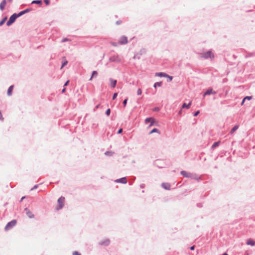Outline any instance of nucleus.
<instances>
[{
  "label": "nucleus",
  "mask_w": 255,
  "mask_h": 255,
  "mask_svg": "<svg viewBox=\"0 0 255 255\" xmlns=\"http://www.w3.org/2000/svg\"><path fill=\"white\" fill-rule=\"evenodd\" d=\"M246 244L248 245H251L252 246H255V241L251 239H249L247 240Z\"/></svg>",
  "instance_id": "f3484780"
},
{
  "label": "nucleus",
  "mask_w": 255,
  "mask_h": 255,
  "mask_svg": "<svg viewBox=\"0 0 255 255\" xmlns=\"http://www.w3.org/2000/svg\"><path fill=\"white\" fill-rule=\"evenodd\" d=\"M245 101H246V100H244V99H243V100H242V103H241V105L242 106H243V105L244 104V103H245Z\"/></svg>",
  "instance_id": "8fccbe9b"
},
{
  "label": "nucleus",
  "mask_w": 255,
  "mask_h": 255,
  "mask_svg": "<svg viewBox=\"0 0 255 255\" xmlns=\"http://www.w3.org/2000/svg\"><path fill=\"white\" fill-rule=\"evenodd\" d=\"M63 58L65 59V61L62 63L61 68L64 67L68 63V61L66 60V58L65 57H63Z\"/></svg>",
  "instance_id": "c85d7f7f"
},
{
  "label": "nucleus",
  "mask_w": 255,
  "mask_h": 255,
  "mask_svg": "<svg viewBox=\"0 0 255 255\" xmlns=\"http://www.w3.org/2000/svg\"><path fill=\"white\" fill-rule=\"evenodd\" d=\"M222 255H228L227 253H224Z\"/></svg>",
  "instance_id": "6e6d98bb"
},
{
  "label": "nucleus",
  "mask_w": 255,
  "mask_h": 255,
  "mask_svg": "<svg viewBox=\"0 0 255 255\" xmlns=\"http://www.w3.org/2000/svg\"><path fill=\"white\" fill-rule=\"evenodd\" d=\"M31 3L41 5L42 3V2L41 0H34L32 1Z\"/></svg>",
  "instance_id": "a878e982"
},
{
  "label": "nucleus",
  "mask_w": 255,
  "mask_h": 255,
  "mask_svg": "<svg viewBox=\"0 0 255 255\" xmlns=\"http://www.w3.org/2000/svg\"><path fill=\"white\" fill-rule=\"evenodd\" d=\"M111 44H112V45H113L114 46H117V43L116 42H113L111 43Z\"/></svg>",
  "instance_id": "49530a36"
},
{
  "label": "nucleus",
  "mask_w": 255,
  "mask_h": 255,
  "mask_svg": "<svg viewBox=\"0 0 255 255\" xmlns=\"http://www.w3.org/2000/svg\"><path fill=\"white\" fill-rule=\"evenodd\" d=\"M7 19V16H5L0 21V26H2L5 23Z\"/></svg>",
  "instance_id": "bb28decb"
},
{
  "label": "nucleus",
  "mask_w": 255,
  "mask_h": 255,
  "mask_svg": "<svg viewBox=\"0 0 255 255\" xmlns=\"http://www.w3.org/2000/svg\"><path fill=\"white\" fill-rule=\"evenodd\" d=\"M117 183H120L123 184H126L127 183V179L126 177H122L115 180Z\"/></svg>",
  "instance_id": "9d476101"
},
{
  "label": "nucleus",
  "mask_w": 255,
  "mask_h": 255,
  "mask_svg": "<svg viewBox=\"0 0 255 255\" xmlns=\"http://www.w3.org/2000/svg\"><path fill=\"white\" fill-rule=\"evenodd\" d=\"M109 61L116 63H120L121 61V58L118 55H114L109 58Z\"/></svg>",
  "instance_id": "7ed1b4c3"
},
{
  "label": "nucleus",
  "mask_w": 255,
  "mask_h": 255,
  "mask_svg": "<svg viewBox=\"0 0 255 255\" xmlns=\"http://www.w3.org/2000/svg\"><path fill=\"white\" fill-rule=\"evenodd\" d=\"M69 83V80H67L64 84V86H66Z\"/></svg>",
  "instance_id": "c03bdc74"
},
{
  "label": "nucleus",
  "mask_w": 255,
  "mask_h": 255,
  "mask_svg": "<svg viewBox=\"0 0 255 255\" xmlns=\"http://www.w3.org/2000/svg\"><path fill=\"white\" fill-rule=\"evenodd\" d=\"M200 205L198 204V207H200Z\"/></svg>",
  "instance_id": "bf43d9fd"
},
{
  "label": "nucleus",
  "mask_w": 255,
  "mask_h": 255,
  "mask_svg": "<svg viewBox=\"0 0 255 255\" xmlns=\"http://www.w3.org/2000/svg\"><path fill=\"white\" fill-rule=\"evenodd\" d=\"M149 122L150 123L149 127H151L153 125H154V124L155 123V120L152 117L147 118L145 120V123L147 124L148 123H149Z\"/></svg>",
  "instance_id": "423d86ee"
},
{
  "label": "nucleus",
  "mask_w": 255,
  "mask_h": 255,
  "mask_svg": "<svg viewBox=\"0 0 255 255\" xmlns=\"http://www.w3.org/2000/svg\"><path fill=\"white\" fill-rule=\"evenodd\" d=\"M181 114H182V109H181V110L179 111V112H178V115H181Z\"/></svg>",
  "instance_id": "603ef678"
},
{
  "label": "nucleus",
  "mask_w": 255,
  "mask_h": 255,
  "mask_svg": "<svg viewBox=\"0 0 255 255\" xmlns=\"http://www.w3.org/2000/svg\"><path fill=\"white\" fill-rule=\"evenodd\" d=\"M155 76L160 77H166V76H168V74L164 72H158L155 73Z\"/></svg>",
  "instance_id": "dca6fc26"
},
{
  "label": "nucleus",
  "mask_w": 255,
  "mask_h": 255,
  "mask_svg": "<svg viewBox=\"0 0 255 255\" xmlns=\"http://www.w3.org/2000/svg\"><path fill=\"white\" fill-rule=\"evenodd\" d=\"M180 174L184 177L189 178L190 177L191 173L188 172L184 170H182L180 172Z\"/></svg>",
  "instance_id": "ddd939ff"
},
{
  "label": "nucleus",
  "mask_w": 255,
  "mask_h": 255,
  "mask_svg": "<svg viewBox=\"0 0 255 255\" xmlns=\"http://www.w3.org/2000/svg\"><path fill=\"white\" fill-rule=\"evenodd\" d=\"M191 105V102H189L188 104L184 103L182 106V109H183V108L189 109V108H190Z\"/></svg>",
  "instance_id": "4be33fe9"
},
{
  "label": "nucleus",
  "mask_w": 255,
  "mask_h": 255,
  "mask_svg": "<svg viewBox=\"0 0 255 255\" xmlns=\"http://www.w3.org/2000/svg\"><path fill=\"white\" fill-rule=\"evenodd\" d=\"M190 178L195 179V180H199L200 178L198 177V175L196 173H191Z\"/></svg>",
  "instance_id": "aec40b11"
},
{
  "label": "nucleus",
  "mask_w": 255,
  "mask_h": 255,
  "mask_svg": "<svg viewBox=\"0 0 255 255\" xmlns=\"http://www.w3.org/2000/svg\"><path fill=\"white\" fill-rule=\"evenodd\" d=\"M220 141H219L215 142L212 145L211 148L214 149V148H215L216 147L220 145Z\"/></svg>",
  "instance_id": "b1692460"
},
{
  "label": "nucleus",
  "mask_w": 255,
  "mask_h": 255,
  "mask_svg": "<svg viewBox=\"0 0 255 255\" xmlns=\"http://www.w3.org/2000/svg\"><path fill=\"white\" fill-rule=\"evenodd\" d=\"M154 132H157L158 133L160 134V130H159L158 129L156 128H153V129H152V130L149 132V134H152V133H154Z\"/></svg>",
  "instance_id": "5701e85b"
},
{
  "label": "nucleus",
  "mask_w": 255,
  "mask_h": 255,
  "mask_svg": "<svg viewBox=\"0 0 255 255\" xmlns=\"http://www.w3.org/2000/svg\"><path fill=\"white\" fill-rule=\"evenodd\" d=\"M128 43V38L126 36H122L119 40V43L121 45L126 44Z\"/></svg>",
  "instance_id": "0eeeda50"
},
{
  "label": "nucleus",
  "mask_w": 255,
  "mask_h": 255,
  "mask_svg": "<svg viewBox=\"0 0 255 255\" xmlns=\"http://www.w3.org/2000/svg\"><path fill=\"white\" fill-rule=\"evenodd\" d=\"M100 104L97 105L95 107V109H94V110H95V109H98V108L100 107Z\"/></svg>",
  "instance_id": "09e8293b"
},
{
  "label": "nucleus",
  "mask_w": 255,
  "mask_h": 255,
  "mask_svg": "<svg viewBox=\"0 0 255 255\" xmlns=\"http://www.w3.org/2000/svg\"><path fill=\"white\" fill-rule=\"evenodd\" d=\"M44 2L47 5L50 3V0H44Z\"/></svg>",
  "instance_id": "58836bf2"
},
{
  "label": "nucleus",
  "mask_w": 255,
  "mask_h": 255,
  "mask_svg": "<svg viewBox=\"0 0 255 255\" xmlns=\"http://www.w3.org/2000/svg\"><path fill=\"white\" fill-rule=\"evenodd\" d=\"M64 201H65V198L64 197H60L58 199V206H57L56 207V209L57 210H59L60 209H61L63 206H64Z\"/></svg>",
  "instance_id": "20e7f679"
},
{
  "label": "nucleus",
  "mask_w": 255,
  "mask_h": 255,
  "mask_svg": "<svg viewBox=\"0 0 255 255\" xmlns=\"http://www.w3.org/2000/svg\"><path fill=\"white\" fill-rule=\"evenodd\" d=\"M166 77L168 78L167 81L168 82H171L173 79V77L171 76H169L168 75V76H166Z\"/></svg>",
  "instance_id": "2f4dec72"
},
{
  "label": "nucleus",
  "mask_w": 255,
  "mask_h": 255,
  "mask_svg": "<svg viewBox=\"0 0 255 255\" xmlns=\"http://www.w3.org/2000/svg\"><path fill=\"white\" fill-rule=\"evenodd\" d=\"M18 17H19V16L18 15V14L16 13H14L13 14H12L10 16L9 19L8 20V21L6 22V25L8 26H9L10 25H11L12 23H13L15 22V20Z\"/></svg>",
  "instance_id": "f03ea898"
},
{
  "label": "nucleus",
  "mask_w": 255,
  "mask_h": 255,
  "mask_svg": "<svg viewBox=\"0 0 255 255\" xmlns=\"http://www.w3.org/2000/svg\"><path fill=\"white\" fill-rule=\"evenodd\" d=\"M38 184H36V185H35L33 188H32L31 189V190H34V189H36L38 188Z\"/></svg>",
  "instance_id": "a19ab883"
},
{
  "label": "nucleus",
  "mask_w": 255,
  "mask_h": 255,
  "mask_svg": "<svg viewBox=\"0 0 255 255\" xmlns=\"http://www.w3.org/2000/svg\"><path fill=\"white\" fill-rule=\"evenodd\" d=\"M161 186L162 188L166 190H170L171 185L169 183H162L161 184Z\"/></svg>",
  "instance_id": "4468645a"
},
{
  "label": "nucleus",
  "mask_w": 255,
  "mask_h": 255,
  "mask_svg": "<svg viewBox=\"0 0 255 255\" xmlns=\"http://www.w3.org/2000/svg\"><path fill=\"white\" fill-rule=\"evenodd\" d=\"M67 40H68V39H67V38H64V39L62 40V42H65V41H67Z\"/></svg>",
  "instance_id": "864d4df0"
},
{
  "label": "nucleus",
  "mask_w": 255,
  "mask_h": 255,
  "mask_svg": "<svg viewBox=\"0 0 255 255\" xmlns=\"http://www.w3.org/2000/svg\"><path fill=\"white\" fill-rule=\"evenodd\" d=\"M216 92L215 91H213L212 89H208L204 94L203 96L205 97L206 95H209L212 94H215Z\"/></svg>",
  "instance_id": "9b49d317"
},
{
  "label": "nucleus",
  "mask_w": 255,
  "mask_h": 255,
  "mask_svg": "<svg viewBox=\"0 0 255 255\" xmlns=\"http://www.w3.org/2000/svg\"><path fill=\"white\" fill-rule=\"evenodd\" d=\"M123 131V128H120L118 130V132H117V133H118V134H120V133H122Z\"/></svg>",
  "instance_id": "ea45409f"
},
{
  "label": "nucleus",
  "mask_w": 255,
  "mask_h": 255,
  "mask_svg": "<svg viewBox=\"0 0 255 255\" xmlns=\"http://www.w3.org/2000/svg\"><path fill=\"white\" fill-rule=\"evenodd\" d=\"M239 125H235L230 130V133L232 134L234 133L235 131H236L239 128Z\"/></svg>",
  "instance_id": "412c9836"
},
{
  "label": "nucleus",
  "mask_w": 255,
  "mask_h": 255,
  "mask_svg": "<svg viewBox=\"0 0 255 255\" xmlns=\"http://www.w3.org/2000/svg\"><path fill=\"white\" fill-rule=\"evenodd\" d=\"M98 75V72L96 71H93L92 73L91 77L89 80H91L94 77H96Z\"/></svg>",
  "instance_id": "393cba45"
},
{
  "label": "nucleus",
  "mask_w": 255,
  "mask_h": 255,
  "mask_svg": "<svg viewBox=\"0 0 255 255\" xmlns=\"http://www.w3.org/2000/svg\"><path fill=\"white\" fill-rule=\"evenodd\" d=\"M162 84V82H156L154 84L153 87L156 88L157 87H160Z\"/></svg>",
  "instance_id": "cd10ccee"
},
{
  "label": "nucleus",
  "mask_w": 255,
  "mask_h": 255,
  "mask_svg": "<svg viewBox=\"0 0 255 255\" xmlns=\"http://www.w3.org/2000/svg\"><path fill=\"white\" fill-rule=\"evenodd\" d=\"M24 211L26 214V215L30 219L33 218L34 217V214L32 213V212L29 210L27 208H25L24 209Z\"/></svg>",
  "instance_id": "1a4fd4ad"
},
{
  "label": "nucleus",
  "mask_w": 255,
  "mask_h": 255,
  "mask_svg": "<svg viewBox=\"0 0 255 255\" xmlns=\"http://www.w3.org/2000/svg\"><path fill=\"white\" fill-rule=\"evenodd\" d=\"M122 23V21L121 20H118L117 21H116V24L117 25H119L121 23Z\"/></svg>",
  "instance_id": "a18cd8bd"
},
{
  "label": "nucleus",
  "mask_w": 255,
  "mask_h": 255,
  "mask_svg": "<svg viewBox=\"0 0 255 255\" xmlns=\"http://www.w3.org/2000/svg\"><path fill=\"white\" fill-rule=\"evenodd\" d=\"M195 248V245H193V246H191V247L190 248V249L191 251H193V250H194Z\"/></svg>",
  "instance_id": "37998d69"
},
{
  "label": "nucleus",
  "mask_w": 255,
  "mask_h": 255,
  "mask_svg": "<svg viewBox=\"0 0 255 255\" xmlns=\"http://www.w3.org/2000/svg\"><path fill=\"white\" fill-rule=\"evenodd\" d=\"M13 87H14L13 85H11L9 87V88L7 90V94L8 96H10L11 95L13 89Z\"/></svg>",
  "instance_id": "6ab92c4d"
},
{
  "label": "nucleus",
  "mask_w": 255,
  "mask_h": 255,
  "mask_svg": "<svg viewBox=\"0 0 255 255\" xmlns=\"http://www.w3.org/2000/svg\"><path fill=\"white\" fill-rule=\"evenodd\" d=\"M25 197L23 196L21 198V200H20V201H22L24 198H25Z\"/></svg>",
  "instance_id": "5fc2aeb1"
},
{
  "label": "nucleus",
  "mask_w": 255,
  "mask_h": 255,
  "mask_svg": "<svg viewBox=\"0 0 255 255\" xmlns=\"http://www.w3.org/2000/svg\"><path fill=\"white\" fill-rule=\"evenodd\" d=\"M133 58H138L139 59V57H135V56H134Z\"/></svg>",
  "instance_id": "4d7b16f0"
},
{
  "label": "nucleus",
  "mask_w": 255,
  "mask_h": 255,
  "mask_svg": "<svg viewBox=\"0 0 255 255\" xmlns=\"http://www.w3.org/2000/svg\"><path fill=\"white\" fill-rule=\"evenodd\" d=\"M31 10V8H26L23 10L20 11L19 13H18L17 14H18L19 17H20V16H22V15H23L27 12H29Z\"/></svg>",
  "instance_id": "f8f14e48"
},
{
  "label": "nucleus",
  "mask_w": 255,
  "mask_h": 255,
  "mask_svg": "<svg viewBox=\"0 0 255 255\" xmlns=\"http://www.w3.org/2000/svg\"><path fill=\"white\" fill-rule=\"evenodd\" d=\"M200 57L201 58L207 59L208 58L214 59V55L211 50L200 53Z\"/></svg>",
  "instance_id": "f257e3e1"
},
{
  "label": "nucleus",
  "mask_w": 255,
  "mask_h": 255,
  "mask_svg": "<svg viewBox=\"0 0 255 255\" xmlns=\"http://www.w3.org/2000/svg\"><path fill=\"white\" fill-rule=\"evenodd\" d=\"M199 113H200V111H199V110L197 111L195 113H194L193 116L194 117H196V116H197L199 114Z\"/></svg>",
  "instance_id": "e433bc0d"
},
{
  "label": "nucleus",
  "mask_w": 255,
  "mask_h": 255,
  "mask_svg": "<svg viewBox=\"0 0 255 255\" xmlns=\"http://www.w3.org/2000/svg\"><path fill=\"white\" fill-rule=\"evenodd\" d=\"M65 91H66V88H64L62 90V93H64Z\"/></svg>",
  "instance_id": "3c124183"
},
{
  "label": "nucleus",
  "mask_w": 255,
  "mask_h": 255,
  "mask_svg": "<svg viewBox=\"0 0 255 255\" xmlns=\"http://www.w3.org/2000/svg\"><path fill=\"white\" fill-rule=\"evenodd\" d=\"M6 0H2V1L0 2V9L2 11L4 8V7L6 5Z\"/></svg>",
  "instance_id": "a211bd4d"
},
{
  "label": "nucleus",
  "mask_w": 255,
  "mask_h": 255,
  "mask_svg": "<svg viewBox=\"0 0 255 255\" xmlns=\"http://www.w3.org/2000/svg\"><path fill=\"white\" fill-rule=\"evenodd\" d=\"M117 96H118V93H115L113 95L112 99L115 100V99H116V98L117 97Z\"/></svg>",
  "instance_id": "4c0bfd02"
},
{
  "label": "nucleus",
  "mask_w": 255,
  "mask_h": 255,
  "mask_svg": "<svg viewBox=\"0 0 255 255\" xmlns=\"http://www.w3.org/2000/svg\"><path fill=\"white\" fill-rule=\"evenodd\" d=\"M8 1H9V2H11V1H12V0H8Z\"/></svg>",
  "instance_id": "13d9d810"
},
{
  "label": "nucleus",
  "mask_w": 255,
  "mask_h": 255,
  "mask_svg": "<svg viewBox=\"0 0 255 255\" xmlns=\"http://www.w3.org/2000/svg\"><path fill=\"white\" fill-rule=\"evenodd\" d=\"M140 187L141 188H144L145 187V185L144 184H141L140 185Z\"/></svg>",
  "instance_id": "de8ad7c7"
},
{
  "label": "nucleus",
  "mask_w": 255,
  "mask_h": 255,
  "mask_svg": "<svg viewBox=\"0 0 255 255\" xmlns=\"http://www.w3.org/2000/svg\"><path fill=\"white\" fill-rule=\"evenodd\" d=\"M142 94V90L140 88H138L137 91V94L138 95H140Z\"/></svg>",
  "instance_id": "f704fd0d"
},
{
  "label": "nucleus",
  "mask_w": 255,
  "mask_h": 255,
  "mask_svg": "<svg viewBox=\"0 0 255 255\" xmlns=\"http://www.w3.org/2000/svg\"><path fill=\"white\" fill-rule=\"evenodd\" d=\"M252 98H253L252 96H246L244 98V100H250Z\"/></svg>",
  "instance_id": "72a5a7b5"
},
{
  "label": "nucleus",
  "mask_w": 255,
  "mask_h": 255,
  "mask_svg": "<svg viewBox=\"0 0 255 255\" xmlns=\"http://www.w3.org/2000/svg\"><path fill=\"white\" fill-rule=\"evenodd\" d=\"M114 153L112 151H106L105 154L106 155H109V156H111L113 155V154Z\"/></svg>",
  "instance_id": "c756f323"
},
{
  "label": "nucleus",
  "mask_w": 255,
  "mask_h": 255,
  "mask_svg": "<svg viewBox=\"0 0 255 255\" xmlns=\"http://www.w3.org/2000/svg\"><path fill=\"white\" fill-rule=\"evenodd\" d=\"M200 205L198 204V207H200Z\"/></svg>",
  "instance_id": "052dcab7"
},
{
  "label": "nucleus",
  "mask_w": 255,
  "mask_h": 255,
  "mask_svg": "<svg viewBox=\"0 0 255 255\" xmlns=\"http://www.w3.org/2000/svg\"><path fill=\"white\" fill-rule=\"evenodd\" d=\"M109 81L111 82L110 85L112 87L115 88L116 86L117 81L112 78H110Z\"/></svg>",
  "instance_id": "2eb2a0df"
},
{
  "label": "nucleus",
  "mask_w": 255,
  "mask_h": 255,
  "mask_svg": "<svg viewBox=\"0 0 255 255\" xmlns=\"http://www.w3.org/2000/svg\"><path fill=\"white\" fill-rule=\"evenodd\" d=\"M160 110V108L158 107H155L153 109L152 111L153 112H158Z\"/></svg>",
  "instance_id": "c9c22d12"
},
{
  "label": "nucleus",
  "mask_w": 255,
  "mask_h": 255,
  "mask_svg": "<svg viewBox=\"0 0 255 255\" xmlns=\"http://www.w3.org/2000/svg\"><path fill=\"white\" fill-rule=\"evenodd\" d=\"M106 115H107L108 116H110V114H111V110L110 109H108L107 110V111H106V113H105Z\"/></svg>",
  "instance_id": "473e14b6"
},
{
  "label": "nucleus",
  "mask_w": 255,
  "mask_h": 255,
  "mask_svg": "<svg viewBox=\"0 0 255 255\" xmlns=\"http://www.w3.org/2000/svg\"><path fill=\"white\" fill-rule=\"evenodd\" d=\"M128 100V99L126 98L123 102V104L124 107H125L127 104Z\"/></svg>",
  "instance_id": "7c9ffc66"
},
{
  "label": "nucleus",
  "mask_w": 255,
  "mask_h": 255,
  "mask_svg": "<svg viewBox=\"0 0 255 255\" xmlns=\"http://www.w3.org/2000/svg\"><path fill=\"white\" fill-rule=\"evenodd\" d=\"M73 255H81V254L79 253L78 252L75 251L73 252Z\"/></svg>",
  "instance_id": "79ce46f5"
},
{
  "label": "nucleus",
  "mask_w": 255,
  "mask_h": 255,
  "mask_svg": "<svg viewBox=\"0 0 255 255\" xmlns=\"http://www.w3.org/2000/svg\"><path fill=\"white\" fill-rule=\"evenodd\" d=\"M110 243V240L108 239H106L104 241H101L99 243L100 246H108Z\"/></svg>",
  "instance_id": "6e6552de"
},
{
  "label": "nucleus",
  "mask_w": 255,
  "mask_h": 255,
  "mask_svg": "<svg viewBox=\"0 0 255 255\" xmlns=\"http://www.w3.org/2000/svg\"><path fill=\"white\" fill-rule=\"evenodd\" d=\"M16 220H12L11 221L9 222L5 226L4 229L5 230H8L12 228H13L16 224Z\"/></svg>",
  "instance_id": "39448f33"
}]
</instances>
